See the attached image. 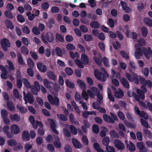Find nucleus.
Instances as JSON below:
<instances>
[{"label": "nucleus", "instance_id": "obj_1", "mask_svg": "<svg viewBox=\"0 0 152 152\" xmlns=\"http://www.w3.org/2000/svg\"><path fill=\"white\" fill-rule=\"evenodd\" d=\"M100 72L99 70L95 69L94 71V75L95 77L98 80L102 82H105L107 78L108 77V74L104 68L101 67L100 68Z\"/></svg>", "mask_w": 152, "mask_h": 152}, {"label": "nucleus", "instance_id": "obj_2", "mask_svg": "<svg viewBox=\"0 0 152 152\" xmlns=\"http://www.w3.org/2000/svg\"><path fill=\"white\" fill-rule=\"evenodd\" d=\"M42 40L45 43H47V41L50 43L53 42L54 40V37L53 34L50 32H47L45 36H42Z\"/></svg>", "mask_w": 152, "mask_h": 152}, {"label": "nucleus", "instance_id": "obj_3", "mask_svg": "<svg viewBox=\"0 0 152 152\" xmlns=\"http://www.w3.org/2000/svg\"><path fill=\"white\" fill-rule=\"evenodd\" d=\"M47 98L49 102L51 104L55 105L56 106H58L59 105V100L57 96H55L53 98L52 95L49 94Z\"/></svg>", "mask_w": 152, "mask_h": 152}, {"label": "nucleus", "instance_id": "obj_4", "mask_svg": "<svg viewBox=\"0 0 152 152\" xmlns=\"http://www.w3.org/2000/svg\"><path fill=\"white\" fill-rule=\"evenodd\" d=\"M30 89L34 95H37L38 92L40 90V86L39 83L37 81H35L34 82V85H31V88Z\"/></svg>", "mask_w": 152, "mask_h": 152}, {"label": "nucleus", "instance_id": "obj_5", "mask_svg": "<svg viewBox=\"0 0 152 152\" xmlns=\"http://www.w3.org/2000/svg\"><path fill=\"white\" fill-rule=\"evenodd\" d=\"M1 45L2 48L5 51H7L8 48L10 46L9 40L7 38H4L1 40Z\"/></svg>", "mask_w": 152, "mask_h": 152}, {"label": "nucleus", "instance_id": "obj_6", "mask_svg": "<svg viewBox=\"0 0 152 152\" xmlns=\"http://www.w3.org/2000/svg\"><path fill=\"white\" fill-rule=\"evenodd\" d=\"M134 110L135 113L140 117L143 118L145 120L148 119V116L147 114L143 111H140L138 107L135 106Z\"/></svg>", "mask_w": 152, "mask_h": 152}, {"label": "nucleus", "instance_id": "obj_7", "mask_svg": "<svg viewBox=\"0 0 152 152\" xmlns=\"http://www.w3.org/2000/svg\"><path fill=\"white\" fill-rule=\"evenodd\" d=\"M91 90L94 92L96 94V95L97 98V101L99 104H101L102 102V100L103 97L100 94V92L97 88L96 87H93L92 88Z\"/></svg>", "mask_w": 152, "mask_h": 152}, {"label": "nucleus", "instance_id": "obj_8", "mask_svg": "<svg viewBox=\"0 0 152 152\" xmlns=\"http://www.w3.org/2000/svg\"><path fill=\"white\" fill-rule=\"evenodd\" d=\"M139 45L135 44V46L136 48V51L134 53L135 56L137 59H139L142 55V50L141 48L138 47Z\"/></svg>", "mask_w": 152, "mask_h": 152}, {"label": "nucleus", "instance_id": "obj_9", "mask_svg": "<svg viewBox=\"0 0 152 152\" xmlns=\"http://www.w3.org/2000/svg\"><path fill=\"white\" fill-rule=\"evenodd\" d=\"M114 144L115 147L118 150H124L125 148L124 144L119 140L115 139L114 141Z\"/></svg>", "mask_w": 152, "mask_h": 152}, {"label": "nucleus", "instance_id": "obj_10", "mask_svg": "<svg viewBox=\"0 0 152 152\" xmlns=\"http://www.w3.org/2000/svg\"><path fill=\"white\" fill-rule=\"evenodd\" d=\"M142 50L145 57L149 59L150 55L152 54V50L151 48L149 47L147 49L145 47H143Z\"/></svg>", "mask_w": 152, "mask_h": 152}, {"label": "nucleus", "instance_id": "obj_11", "mask_svg": "<svg viewBox=\"0 0 152 152\" xmlns=\"http://www.w3.org/2000/svg\"><path fill=\"white\" fill-rule=\"evenodd\" d=\"M10 131L12 134H17L20 133V129L17 125L13 124L11 126Z\"/></svg>", "mask_w": 152, "mask_h": 152}, {"label": "nucleus", "instance_id": "obj_12", "mask_svg": "<svg viewBox=\"0 0 152 152\" xmlns=\"http://www.w3.org/2000/svg\"><path fill=\"white\" fill-rule=\"evenodd\" d=\"M23 99L27 100L28 102L30 104H32L34 101V96L30 91H28L27 92L26 95L24 96Z\"/></svg>", "mask_w": 152, "mask_h": 152}, {"label": "nucleus", "instance_id": "obj_13", "mask_svg": "<svg viewBox=\"0 0 152 152\" xmlns=\"http://www.w3.org/2000/svg\"><path fill=\"white\" fill-rule=\"evenodd\" d=\"M37 67L39 71L43 73L46 72L47 71L46 66L41 62L37 64Z\"/></svg>", "mask_w": 152, "mask_h": 152}, {"label": "nucleus", "instance_id": "obj_14", "mask_svg": "<svg viewBox=\"0 0 152 152\" xmlns=\"http://www.w3.org/2000/svg\"><path fill=\"white\" fill-rule=\"evenodd\" d=\"M22 138L25 141H29L30 139V134L28 131L24 130L22 134Z\"/></svg>", "mask_w": 152, "mask_h": 152}, {"label": "nucleus", "instance_id": "obj_15", "mask_svg": "<svg viewBox=\"0 0 152 152\" xmlns=\"http://www.w3.org/2000/svg\"><path fill=\"white\" fill-rule=\"evenodd\" d=\"M81 60L83 65H87L89 63V58L87 55L82 53L81 56Z\"/></svg>", "mask_w": 152, "mask_h": 152}, {"label": "nucleus", "instance_id": "obj_16", "mask_svg": "<svg viewBox=\"0 0 152 152\" xmlns=\"http://www.w3.org/2000/svg\"><path fill=\"white\" fill-rule=\"evenodd\" d=\"M103 118L105 121L109 123L113 124L115 122L114 120L110 115L107 114L104 115Z\"/></svg>", "mask_w": 152, "mask_h": 152}, {"label": "nucleus", "instance_id": "obj_17", "mask_svg": "<svg viewBox=\"0 0 152 152\" xmlns=\"http://www.w3.org/2000/svg\"><path fill=\"white\" fill-rule=\"evenodd\" d=\"M126 143V146L127 148L129 149V151H133L135 150L136 148L134 144L130 141L129 144L128 143V141L126 140L125 141Z\"/></svg>", "mask_w": 152, "mask_h": 152}, {"label": "nucleus", "instance_id": "obj_18", "mask_svg": "<svg viewBox=\"0 0 152 152\" xmlns=\"http://www.w3.org/2000/svg\"><path fill=\"white\" fill-rule=\"evenodd\" d=\"M10 119L12 121L17 122L19 121L20 120V117L18 114H15L13 115L11 114L10 116Z\"/></svg>", "mask_w": 152, "mask_h": 152}, {"label": "nucleus", "instance_id": "obj_19", "mask_svg": "<svg viewBox=\"0 0 152 152\" xmlns=\"http://www.w3.org/2000/svg\"><path fill=\"white\" fill-rule=\"evenodd\" d=\"M120 81L124 87L126 88L127 89L129 88V84L128 81L126 78L124 77L122 78V79L120 80Z\"/></svg>", "mask_w": 152, "mask_h": 152}, {"label": "nucleus", "instance_id": "obj_20", "mask_svg": "<svg viewBox=\"0 0 152 152\" xmlns=\"http://www.w3.org/2000/svg\"><path fill=\"white\" fill-rule=\"evenodd\" d=\"M114 96L117 98L120 99L122 98L124 95V93L120 88L118 89V91H116L114 94Z\"/></svg>", "mask_w": 152, "mask_h": 152}, {"label": "nucleus", "instance_id": "obj_21", "mask_svg": "<svg viewBox=\"0 0 152 152\" xmlns=\"http://www.w3.org/2000/svg\"><path fill=\"white\" fill-rule=\"evenodd\" d=\"M72 142L74 147L77 148H81V146L80 142L76 139L74 138L72 139Z\"/></svg>", "mask_w": 152, "mask_h": 152}, {"label": "nucleus", "instance_id": "obj_22", "mask_svg": "<svg viewBox=\"0 0 152 152\" xmlns=\"http://www.w3.org/2000/svg\"><path fill=\"white\" fill-rule=\"evenodd\" d=\"M22 81L24 86L27 88L30 89L31 88V85L28 80L26 78H22Z\"/></svg>", "mask_w": 152, "mask_h": 152}, {"label": "nucleus", "instance_id": "obj_23", "mask_svg": "<svg viewBox=\"0 0 152 152\" xmlns=\"http://www.w3.org/2000/svg\"><path fill=\"white\" fill-rule=\"evenodd\" d=\"M7 109L10 111H13L15 109V106L11 101H9L7 103Z\"/></svg>", "mask_w": 152, "mask_h": 152}, {"label": "nucleus", "instance_id": "obj_24", "mask_svg": "<svg viewBox=\"0 0 152 152\" xmlns=\"http://www.w3.org/2000/svg\"><path fill=\"white\" fill-rule=\"evenodd\" d=\"M17 110H19L21 114H24L26 113L27 111V109L23 106L20 107L19 105H17L16 106Z\"/></svg>", "mask_w": 152, "mask_h": 152}, {"label": "nucleus", "instance_id": "obj_25", "mask_svg": "<svg viewBox=\"0 0 152 152\" xmlns=\"http://www.w3.org/2000/svg\"><path fill=\"white\" fill-rule=\"evenodd\" d=\"M55 139L57 140H55L54 141L53 144L55 146L58 148H60L61 147V142L59 141V138L57 136L55 137Z\"/></svg>", "mask_w": 152, "mask_h": 152}, {"label": "nucleus", "instance_id": "obj_26", "mask_svg": "<svg viewBox=\"0 0 152 152\" xmlns=\"http://www.w3.org/2000/svg\"><path fill=\"white\" fill-rule=\"evenodd\" d=\"M144 23L149 27H152V20L148 18H145L144 19Z\"/></svg>", "mask_w": 152, "mask_h": 152}, {"label": "nucleus", "instance_id": "obj_27", "mask_svg": "<svg viewBox=\"0 0 152 152\" xmlns=\"http://www.w3.org/2000/svg\"><path fill=\"white\" fill-rule=\"evenodd\" d=\"M137 93L140 98L142 100H144L145 98V92L140 89H137Z\"/></svg>", "mask_w": 152, "mask_h": 152}, {"label": "nucleus", "instance_id": "obj_28", "mask_svg": "<svg viewBox=\"0 0 152 152\" xmlns=\"http://www.w3.org/2000/svg\"><path fill=\"white\" fill-rule=\"evenodd\" d=\"M5 24L8 29L12 30L14 28V26L11 21L9 19L5 20Z\"/></svg>", "mask_w": 152, "mask_h": 152}, {"label": "nucleus", "instance_id": "obj_29", "mask_svg": "<svg viewBox=\"0 0 152 152\" xmlns=\"http://www.w3.org/2000/svg\"><path fill=\"white\" fill-rule=\"evenodd\" d=\"M47 76L49 78L52 80H56V77L55 73L52 71H49L47 72Z\"/></svg>", "mask_w": 152, "mask_h": 152}, {"label": "nucleus", "instance_id": "obj_30", "mask_svg": "<svg viewBox=\"0 0 152 152\" xmlns=\"http://www.w3.org/2000/svg\"><path fill=\"white\" fill-rule=\"evenodd\" d=\"M77 83L80 87L83 89H86V85L85 83L82 80L78 79L77 80Z\"/></svg>", "mask_w": 152, "mask_h": 152}, {"label": "nucleus", "instance_id": "obj_31", "mask_svg": "<svg viewBox=\"0 0 152 152\" xmlns=\"http://www.w3.org/2000/svg\"><path fill=\"white\" fill-rule=\"evenodd\" d=\"M90 26L92 28H99L100 25L97 21H94L90 23Z\"/></svg>", "mask_w": 152, "mask_h": 152}, {"label": "nucleus", "instance_id": "obj_32", "mask_svg": "<svg viewBox=\"0 0 152 152\" xmlns=\"http://www.w3.org/2000/svg\"><path fill=\"white\" fill-rule=\"evenodd\" d=\"M110 142V139L108 137H104L102 140V143L104 146H109L108 145Z\"/></svg>", "mask_w": 152, "mask_h": 152}, {"label": "nucleus", "instance_id": "obj_33", "mask_svg": "<svg viewBox=\"0 0 152 152\" xmlns=\"http://www.w3.org/2000/svg\"><path fill=\"white\" fill-rule=\"evenodd\" d=\"M5 16L7 18L12 19L14 17L12 13L10 11H5L4 13Z\"/></svg>", "mask_w": 152, "mask_h": 152}, {"label": "nucleus", "instance_id": "obj_34", "mask_svg": "<svg viewBox=\"0 0 152 152\" xmlns=\"http://www.w3.org/2000/svg\"><path fill=\"white\" fill-rule=\"evenodd\" d=\"M31 124H32L33 128L35 129L37 128L38 126H39V127L42 126V124H43L41 121H35Z\"/></svg>", "mask_w": 152, "mask_h": 152}, {"label": "nucleus", "instance_id": "obj_35", "mask_svg": "<svg viewBox=\"0 0 152 152\" xmlns=\"http://www.w3.org/2000/svg\"><path fill=\"white\" fill-rule=\"evenodd\" d=\"M142 34L144 37H146L148 33V30L145 26H143L141 28Z\"/></svg>", "mask_w": 152, "mask_h": 152}, {"label": "nucleus", "instance_id": "obj_36", "mask_svg": "<svg viewBox=\"0 0 152 152\" xmlns=\"http://www.w3.org/2000/svg\"><path fill=\"white\" fill-rule=\"evenodd\" d=\"M140 120L141 124L143 126L147 128H151V126L149 125L148 122L147 121L142 118H141Z\"/></svg>", "mask_w": 152, "mask_h": 152}, {"label": "nucleus", "instance_id": "obj_37", "mask_svg": "<svg viewBox=\"0 0 152 152\" xmlns=\"http://www.w3.org/2000/svg\"><path fill=\"white\" fill-rule=\"evenodd\" d=\"M8 145L10 146H16L17 145V142L16 140L14 139H10L7 141V142Z\"/></svg>", "mask_w": 152, "mask_h": 152}, {"label": "nucleus", "instance_id": "obj_38", "mask_svg": "<svg viewBox=\"0 0 152 152\" xmlns=\"http://www.w3.org/2000/svg\"><path fill=\"white\" fill-rule=\"evenodd\" d=\"M18 61L19 63L22 65H24L25 63L24 62L23 57L20 53H19L17 55Z\"/></svg>", "mask_w": 152, "mask_h": 152}, {"label": "nucleus", "instance_id": "obj_39", "mask_svg": "<svg viewBox=\"0 0 152 152\" xmlns=\"http://www.w3.org/2000/svg\"><path fill=\"white\" fill-rule=\"evenodd\" d=\"M74 62L75 64L79 67L81 68H83L84 67V66L83 64L82 61H80L78 59H76L75 60Z\"/></svg>", "mask_w": 152, "mask_h": 152}, {"label": "nucleus", "instance_id": "obj_40", "mask_svg": "<svg viewBox=\"0 0 152 152\" xmlns=\"http://www.w3.org/2000/svg\"><path fill=\"white\" fill-rule=\"evenodd\" d=\"M143 133L145 136L149 138L151 137V133L150 131L148 129H144Z\"/></svg>", "mask_w": 152, "mask_h": 152}, {"label": "nucleus", "instance_id": "obj_41", "mask_svg": "<svg viewBox=\"0 0 152 152\" xmlns=\"http://www.w3.org/2000/svg\"><path fill=\"white\" fill-rule=\"evenodd\" d=\"M48 121L50 125L51 129L54 128H56V124L55 121L50 118H48Z\"/></svg>", "mask_w": 152, "mask_h": 152}, {"label": "nucleus", "instance_id": "obj_42", "mask_svg": "<svg viewBox=\"0 0 152 152\" xmlns=\"http://www.w3.org/2000/svg\"><path fill=\"white\" fill-rule=\"evenodd\" d=\"M69 119L70 121L72 124H78V121L75 120L73 114L71 113H70L69 115Z\"/></svg>", "mask_w": 152, "mask_h": 152}, {"label": "nucleus", "instance_id": "obj_43", "mask_svg": "<svg viewBox=\"0 0 152 152\" xmlns=\"http://www.w3.org/2000/svg\"><path fill=\"white\" fill-rule=\"evenodd\" d=\"M56 38L57 40L61 42H64V38L62 36L58 33L56 34Z\"/></svg>", "mask_w": 152, "mask_h": 152}, {"label": "nucleus", "instance_id": "obj_44", "mask_svg": "<svg viewBox=\"0 0 152 152\" xmlns=\"http://www.w3.org/2000/svg\"><path fill=\"white\" fill-rule=\"evenodd\" d=\"M21 53L25 55H27L29 53V51L28 49L25 46H23L21 48Z\"/></svg>", "mask_w": 152, "mask_h": 152}, {"label": "nucleus", "instance_id": "obj_45", "mask_svg": "<svg viewBox=\"0 0 152 152\" xmlns=\"http://www.w3.org/2000/svg\"><path fill=\"white\" fill-rule=\"evenodd\" d=\"M57 116L59 119L62 121H66L67 120V118L66 115L63 114H57Z\"/></svg>", "mask_w": 152, "mask_h": 152}, {"label": "nucleus", "instance_id": "obj_46", "mask_svg": "<svg viewBox=\"0 0 152 152\" xmlns=\"http://www.w3.org/2000/svg\"><path fill=\"white\" fill-rule=\"evenodd\" d=\"M65 84L66 86L70 88H73L75 87L74 84L69 80H66L65 81Z\"/></svg>", "mask_w": 152, "mask_h": 152}, {"label": "nucleus", "instance_id": "obj_47", "mask_svg": "<svg viewBox=\"0 0 152 152\" xmlns=\"http://www.w3.org/2000/svg\"><path fill=\"white\" fill-rule=\"evenodd\" d=\"M92 130L94 133L96 134L98 133L99 132V127L96 124H93L92 126Z\"/></svg>", "mask_w": 152, "mask_h": 152}, {"label": "nucleus", "instance_id": "obj_48", "mask_svg": "<svg viewBox=\"0 0 152 152\" xmlns=\"http://www.w3.org/2000/svg\"><path fill=\"white\" fill-rule=\"evenodd\" d=\"M84 38L85 41L87 42L91 41L93 39L91 35L87 34H85L84 35Z\"/></svg>", "mask_w": 152, "mask_h": 152}, {"label": "nucleus", "instance_id": "obj_49", "mask_svg": "<svg viewBox=\"0 0 152 152\" xmlns=\"http://www.w3.org/2000/svg\"><path fill=\"white\" fill-rule=\"evenodd\" d=\"M69 129L70 132L72 134L76 135L77 134V129L75 126L73 125H71Z\"/></svg>", "mask_w": 152, "mask_h": 152}, {"label": "nucleus", "instance_id": "obj_50", "mask_svg": "<svg viewBox=\"0 0 152 152\" xmlns=\"http://www.w3.org/2000/svg\"><path fill=\"white\" fill-rule=\"evenodd\" d=\"M103 62L104 65L107 67H109L110 66L109 64V60L106 57H104L103 58Z\"/></svg>", "mask_w": 152, "mask_h": 152}, {"label": "nucleus", "instance_id": "obj_51", "mask_svg": "<svg viewBox=\"0 0 152 152\" xmlns=\"http://www.w3.org/2000/svg\"><path fill=\"white\" fill-rule=\"evenodd\" d=\"M17 20L19 22L23 23L25 21L24 18L21 14H18L17 16Z\"/></svg>", "mask_w": 152, "mask_h": 152}, {"label": "nucleus", "instance_id": "obj_52", "mask_svg": "<svg viewBox=\"0 0 152 152\" xmlns=\"http://www.w3.org/2000/svg\"><path fill=\"white\" fill-rule=\"evenodd\" d=\"M27 63L29 68H33L34 66V63L32 59L31 58H28L27 61Z\"/></svg>", "mask_w": 152, "mask_h": 152}, {"label": "nucleus", "instance_id": "obj_53", "mask_svg": "<svg viewBox=\"0 0 152 152\" xmlns=\"http://www.w3.org/2000/svg\"><path fill=\"white\" fill-rule=\"evenodd\" d=\"M22 30L23 33L26 34H28L30 32V29L27 26H23L22 28Z\"/></svg>", "mask_w": 152, "mask_h": 152}, {"label": "nucleus", "instance_id": "obj_54", "mask_svg": "<svg viewBox=\"0 0 152 152\" xmlns=\"http://www.w3.org/2000/svg\"><path fill=\"white\" fill-rule=\"evenodd\" d=\"M105 152H115V151L113 147L109 145L106 146Z\"/></svg>", "mask_w": 152, "mask_h": 152}, {"label": "nucleus", "instance_id": "obj_55", "mask_svg": "<svg viewBox=\"0 0 152 152\" xmlns=\"http://www.w3.org/2000/svg\"><path fill=\"white\" fill-rule=\"evenodd\" d=\"M65 71L67 75L71 76L73 73V71L71 68L69 67H66L65 69Z\"/></svg>", "mask_w": 152, "mask_h": 152}, {"label": "nucleus", "instance_id": "obj_56", "mask_svg": "<svg viewBox=\"0 0 152 152\" xmlns=\"http://www.w3.org/2000/svg\"><path fill=\"white\" fill-rule=\"evenodd\" d=\"M55 51L58 56L61 57L62 56V52L60 48L58 47H56L55 48Z\"/></svg>", "mask_w": 152, "mask_h": 152}, {"label": "nucleus", "instance_id": "obj_57", "mask_svg": "<svg viewBox=\"0 0 152 152\" xmlns=\"http://www.w3.org/2000/svg\"><path fill=\"white\" fill-rule=\"evenodd\" d=\"M83 98L86 100L87 101L88 99V95L85 90V89H83L82 93Z\"/></svg>", "mask_w": 152, "mask_h": 152}, {"label": "nucleus", "instance_id": "obj_58", "mask_svg": "<svg viewBox=\"0 0 152 152\" xmlns=\"http://www.w3.org/2000/svg\"><path fill=\"white\" fill-rule=\"evenodd\" d=\"M117 115L118 118L122 120H124L125 116L122 111H119L117 113Z\"/></svg>", "mask_w": 152, "mask_h": 152}, {"label": "nucleus", "instance_id": "obj_59", "mask_svg": "<svg viewBox=\"0 0 152 152\" xmlns=\"http://www.w3.org/2000/svg\"><path fill=\"white\" fill-rule=\"evenodd\" d=\"M66 48L69 50H74L75 49V46L72 44H68L66 45Z\"/></svg>", "mask_w": 152, "mask_h": 152}, {"label": "nucleus", "instance_id": "obj_60", "mask_svg": "<svg viewBox=\"0 0 152 152\" xmlns=\"http://www.w3.org/2000/svg\"><path fill=\"white\" fill-rule=\"evenodd\" d=\"M43 81L44 85L45 87L47 88H49L50 87V83L47 79H45Z\"/></svg>", "mask_w": 152, "mask_h": 152}, {"label": "nucleus", "instance_id": "obj_61", "mask_svg": "<svg viewBox=\"0 0 152 152\" xmlns=\"http://www.w3.org/2000/svg\"><path fill=\"white\" fill-rule=\"evenodd\" d=\"M93 59L97 65L99 66H101V62L99 58H98L97 56H95L93 57Z\"/></svg>", "mask_w": 152, "mask_h": 152}, {"label": "nucleus", "instance_id": "obj_62", "mask_svg": "<svg viewBox=\"0 0 152 152\" xmlns=\"http://www.w3.org/2000/svg\"><path fill=\"white\" fill-rule=\"evenodd\" d=\"M7 63L9 65L8 69L10 70H13L15 69V66L12 62L8 60Z\"/></svg>", "mask_w": 152, "mask_h": 152}, {"label": "nucleus", "instance_id": "obj_63", "mask_svg": "<svg viewBox=\"0 0 152 152\" xmlns=\"http://www.w3.org/2000/svg\"><path fill=\"white\" fill-rule=\"evenodd\" d=\"M110 135L113 137L116 138H118L119 137V136L118 134L114 130H111L110 132Z\"/></svg>", "mask_w": 152, "mask_h": 152}, {"label": "nucleus", "instance_id": "obj_64", "mask_svg": "<svg viewBox=\"0 0 152 152\" xmlns=\"http://www.w3.org/2000/svg\"><path fill=\"white\" fill-rule=\"evenodd\" d=\"M55 22L54 20L51 18L49 19L47 23V25L49 28H51L52 27V25Z\"/></svg>", "mask_w": 152, "mask_h": 152}]
</instances>
